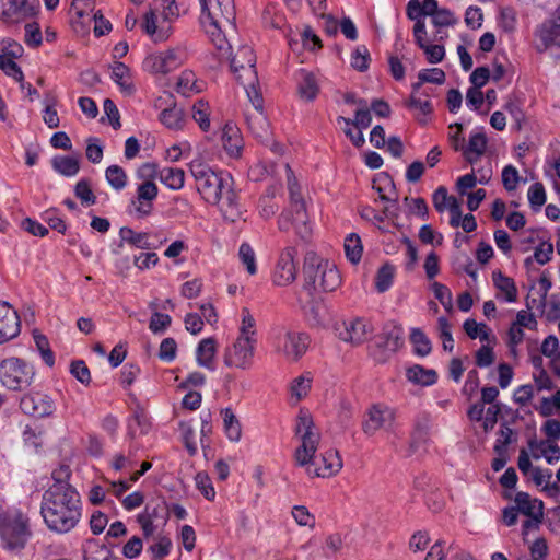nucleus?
Wrapping results in <instances>:
<instances>
[{
	"label": "nucleus",
	"instance_id": "obj_53",
	"mask_svg": "<svg viewBox=\"0 0 560 560\" xmlns=\"http://www.w3.org/2000/svg\"><path fill=\"white\" fill-rule=\"evenodd\" d=\"M528 201L536 211L546 202V192L541 183H535L529 187Z\"/></svg>",
	"mask_w": 560,
	"mask_h": 560
},
{
	"label": "nucleus",
	"instance_id": "obj_51",
	"mask_svg": "<svg viewBox=\"0 0 560 560\" xmlns=\"http://www.w3.org/2000/svg\"><path fill=\"white\" fill-rule=\"evenodd\" d=\"M553 253V246L549 242H541L534 252L533 257H527L525 259V265L529 266L533 261V258L540 265H545L548 262L551 258V255Z\"/></svg>",
	"mask_w": 560,
	"mask_h": 560
},
{
	"label": "nucleus",
	"instance_id": "obj_39",
	"mask_svg": "<svg viewBox=\"0 0 560 560\" xmlns=\"http://www.w3.org/2000/svg\"><path fill=\"white\" fill-rule=\"evenodd\" d=\"M161 122L170 129H182L185 122L184 113L180 108H165L160 114Z\"/></svg>",
	"mask_w": 560,
	"mask_h": 560
},
{
	"label": "nucleus",
	"instance_id": "obj_41",
	"mask_svg": "<svg viewBox=\"0 0 560 560\" xmlns=\"http://www.w3.org/2000/svg\"><path fill=\"white\" fill-rule=\"evenodd\" d=\"M394 275L395 267L389 264H385L378 269L375 277V288L380 293H383L390 288Z\"/></svg>",
	"mask_w": 560,
	"mask_h": 560
},
{
	"label": "nucleus",
	"instance_id": "obj_57",
	"mask_svg": "<svg viewBox=\"0 0 560 560\" xmlns=\"http://www.w3.org/2000/svg\"><path fill=\"white\" fill-rule=\"evenodd\" d=\"M370 54L365 46H359L351 57V66L359 70L365 71L369 68Z\"/></svg>",
	"mask_w": 560,
	"mask_h": 560
},
{
	"label": "nucleus",
	"instance_id": "obj_16",
	"mask_svg": "<svg viewBox=\"0 0 560 560\" xmlns=\"http://www.w3.org/2000/svg\"><path fill=\"white\" fill-rule=\"evenodd\" d=\"M232 47L230 49L219 50L220 57H226L230 59V66L232 72L236 75V79L238 80V74H243V80L245 79V69L247 67H252V69H255L256 63V57L254 54V50L247 46L242 45L237 48V51L234 54H231Z\"/></svg>",
	"mask_w": 560,
	"mask_h": 560
},
{
	"label": "nucleus",
	"instance_id": "obj_48",
	"mask_svg": "<svg viewBox=\"0 0 560 560\" xmlns=\"http://www.w3.org/2000/svg\"><path fill=\"white\" fill-rule=\"evenodd\" d=\"M256 322L247 307L242 308V324L237 338L255 339Z\"/></svg>",
	"mask_w": 560,
	"mask_h": 560
},
{
	"label": "nucleus",
	"instance_id": "obj_3",
	"mask_svg": "<svg viewBox=\"0 0 560 560\" xmlns=\"http://www.w3.org/2000/svg\"><path fill=\"white\" fill-rule=\"evenodd\" d=\"M201 23L218 50L230 49L226 39L229 31H234L235 7L233 0H199Z\"/></svg>",
	"mask_w": 560,
	"mask_h": 560
},
{
	"label": "nucleus",
	"instance_id": "obj_38",
	"mask_svg": "<svg viewBox=\"0 0 560 560\" xmlns=\"http://www.w3.org/2000/svg\"><path fill=\"white\" fill-rule=\"evenodd\" d=\"M456 23L457 19L454 13L446 8H441L436 14L432 16V24L438 28L434 39L439 42L443 40L444 37L441 28L454 26Z\"/></svg>",
	"mask_w": 560,
	"mask_h": 560
},
{
	"label": "nucleus",
	"instance_id": "obj_21",
	"mask_svg": "<svg viewBox=\"0 0 560 560\" xmlns=\"http://www.w3.org/2000/svg\"><path fill=\"white\" fill-rule=\"evenodd\" d=\"M158 196L156 185L148 179L139 185L137 190V206L136 210L140 215H148L152 210V201Z\"/></svg>",
	"mask_w": 560,
	"mask_h": 560
},
{
	"label": "nucleus",
	"instance_id": "obj_30",
	"mask_svg": "<svg viewBox=\"0 0 560 560\" xmlns=\"http://www.w3.org/2000/svg\"><path fill=\"white\" fill-rule=\"evenodd\" d=\"M493 284L497 290L503 294L506 302H515L517 300V288L512 278L504 276L500 270L492 272Z\"/></svg>",
	"mask_w": 560,
	"mask_h": 560
},
{
	"label": "nucleus",
	"instance_id": "obj_10",
	"mask_svg": "<svg viewBox=\"0 0 560 560\" xmlns=\"http://www.w3.org/2000/svg\"><path fill=\"white\" fill-rule=\"evenodd\" d=\"M396 419L395 410L383 404H374L364 412L361 423L363 433L371 438L380 430L392 431Z\"/></svg>",
	"mask_w": 560,
	"mask_h": 560
},
{
	"label": "nucleus",
	"instance_id": "obj_19",
	"mask_svg": "<svg viewBox=\"0 0 560 560\" xmlns=\"http://www.w3.org/2000/svg\"><path fill=\"white\" fill-rule=\"evenodd\" d=\"M338 335L341 340L358 346L368 338L366 324L360 318L351 319L342 324Z\"/></svg>",
	"mask_w": 560,
	"mask_h": 560
},
{
	"label": "nucleus",
	"instance_id": "obj_6",
	"mask_svg": "<svg viewBox=\"0 0 560 560\" xmlns=\"http://www.w3.org/2000/svg\"><path fill=\"white\" fill-rule=\"evenodd\" d=\"M189 170L196 180L198 191L209 203H219L223 190L233 186V178L229 173L214 172L200 160L191 161Z\"/></svg>",
	"mask_w": 560,
	"mask_h": 560
},
{
	"label": "nucleus",
	"instance_id": "obj_47",
	"mask_svg": "<svg viewBox=\"0 0 560 560\" xmlns=\"http://www.w3.org/2000/svg\"><path fill=\"white\" fill-rule=\"evenodd\" d=\"M19 0H0V19L4 22H19Z\"/></svg>",
	"mask_w": 560,
	"mask_h": 560
},
{
	"label": "nucleus",
	"instance_id": "obj_12",
	"mask_svg": "<svg viewBox=\"0 0 560 560\" xmlns=\"http://www.w3.org/2000/svg\"><path fill=\"white\" fill-rule=\"evenodd\" d=\"M298 248L295 246H285L279 254L272 271V283L277 287H288L292 284L298 277V267L295 257Z\"/></svg>",
	"mask_w": 560,
	"mask_h": 560
},
{
	"label": "nucleus",
	"instance_id": "obj_33",
	"mask_svg": "<svg viewBox=\"0 0 560 560\" xmlns=\"http://www.w3.org/2000/svg\"><path fill=\"white\" fill-rule=\"evenodd\" d=\"M112 78L120 86L122 92L127 94L133 93L135 88L130 79V70L125 63L118 61L114 62Z\"/></svg>",
	"mask_w": 560,
	"mask_h": 560
},
{
	"label": "nucleus",
	"instance_id": "obj_22",
	"mask_svg": "<svg viewBox=\"0 0 560 560\" xmlns=\"http://www.w3.org/2000/svg\"><path fill=\"white\" fill-rule=\"evenodd\" d=\"M218 205L220 206V210L225 220L236 222L241 219L243 212L233 186H229V189L223 190L221 200Z\"/></svg>",
	"mask_w": 560,
	"mask_h": 560
},
{
	"label": "nucleus",
	"instance_id": "obj_63",
	"mask_svg": "<svg viewBox=\"0 0 560 560\" xmlns=\"http://www.w3.org/2000/svg\"><path fill=\"white\" fill-rule=\"evenodd\" d=\"M518 180H520L518 172L514 166L508 165L503 168L502 184L508 191H512V190L516 189Z\"/></svg>",
	"mask_w": 560,
	"mask_h": 560
},
{
	"label": "nucleus",
	"instance_id": "obj_29",
	"mask_svg": "<svg viewBox=\"0 0 560 560\" xmlns=\"http://www.w3.org/2000/svg\"><path fill=\"white\" fill-rule=\"evenodd\" d=\"M517 510L528 517L537 520V516L544 515V504L541 501L532 500L526 492H517L515 495Z\"/></svg>",
	"mask_w": 560,
	"mask_h": 560
},
{
	"label": "nucleus",
	"instance_id": "obj_45",
	"mask_svg": "<svg viewBox=\"0 0 560 560\" xmlns=\"http://www.w3.org/2000/svg\"><path fill=\"white\" fill-rule=\"evenodd\" d=\"M410 340L415 345L417 354L424 357L431 352V342L421 329L413 328L410 334Z\"/></svg>",
	"mask_w": 560,
	"mask_h": 560
},
{
	"label": "nucleus",
	"instance_id": "obj_52",
	"mask_svg": "<svg viewBox=\"0 0 560 560\" xmlns=\"http://www.w3.org/2000/svg\"><path fill=\"white\" fill-rule=\"evenodd\" d=\"M74 194L83 205L91 206L96 202V197L91 189L89 180L86 179H81L77 183Z\"/></svg>",
	"mask_w": 560,
	"mask_h": 560
},
{
	"label": "nucleus",
	"instance_id": "obj_64",
	"mask_svg": "<svg viewBox=\"0 0 560 560\" xmlns=\"http://www.w3.org/2000/svg\"><path fill=\"white\" fill-rule=\"evenodd\" d=\"M177 345L173 338L162 340L159 350V358L163 361L171 362L176 357Z\"/></svg>",
	"mask_w": 560,
	"mask_h": 560
},
{
	"label": "nucleus",
	"instance_id": "obj_26",
	"mask_svg": "<svg viewBox=\"0 0 560 560\" xmlns=\"http://www.w3.org/2000/svg\"><path fill=\"white\" fill-rule=\"evenodd\" d=\"M221 139L225 151L230 155L236 156L240 154L242 149V137L236 126L230 122L225 124Z\"/></svg>",
	"mask_w": 560,
	"mask_h": 560
},
{
	"label": "nucleus",
	"instance_id": "obj_25",
	"mask_svg": "<svg viewBox=\"0 0 560 560\" xmlns=\"http://www.w3.org/2000/svg\"><path fill=\"white\" fill-rule=\"evenodd\" d=\"M406 377L413 384L430 386L436 382L438 373L433 369H425L422 365L415 364L407 369Z\"/></svg>",
	"mask_w": 560,
	"mask_h": 560
},
{
	"label": "nucleus",
	"instance_id": "obj_35",
	"mask_svg": "<svg viewBox=\"0 0 560 560\" xmlns=\"http://www.w3.org/2000/svg\"><path fill=\"white\" fill-rule=\"evenodd\" d=\"M51 164L56 172L67 177L77 175L80 170L79 160L74 156H55Z\"/></svg>",
	"mask_w": 560,
	"mask_h": 560
},
{
	"label": "nucleus",
	"instance_id": "obj_17",
	"mask_svg": "<svg viewBox=\"0 0 560 560\" xmlns=\"http://www.w3.org/2000/svg\"><path fill=\"white\" fill-rule=\"evenodd\" d=\"M20 332V318L16 311L7 302H0V343Z\"/></svg>",
	"mask_w": 560,
	"mask_h": 560
},
{
	"label": "nucleus",
	"instance_id": "obj_46",
	"mask_svg": "<svg viewBox=\"0 0 560 560\" xmlns=\"http://www.w3.org/2000/svg\"><path fill=\"white\" fill-rule=\"evenodd\" d=\"M108 184L116 190L122 189L127 184V175L122 167L118 165H110L105 172Z\"/></svg>",
	"mask_w": 560,
	"mask_h": 560
},
{
	"label": "nucleus",
	"instance_id": "obj_9",
	"mask_svg": "<svg viewBox=\"0 0 560 560\" xmlns=\"http://www.w3.org/2000/svg\"><path fill=\"white\" fill-rule=\"evenodd\" d=\"M308 346L310 337L295 330L280 331L275 340L276 352L291 362L301 359Z\"/></svg>",
	"mask_w": 560,
	"mask_h": 560
},
{
	"label": "nucleus",
	"instance_id": "obj_24",
	"mask_svg": "<svg viewBox=\"0 0 560 560\" xmlns=\"http://www.w3.org/2000/svg\"><path fill=\"white\" fill-rule=\"evenodd\" d=\"M120 243L117 248H122L124 244H128L139 249H151L152 244L149 242V234L144 232H136L128 226H124L119 231Z\"/></svg>",
	"mask_w": 560,
	"mask_h": 560
},
{
	"label": "nucleus",
	"instance_id": "obj_36",
	"mask_svg": "<svg viewBox=\"0 0 560 560\" xmlns=\"http://www.w3.org/2000/svg\"><path fill=\"white\" fill-rule=\"evenodd\" d=\"M159 176L162 183L174 190L180 189L185 184V172L182 168L165 167L161 170Z\"/></svg>",
	"mask_w": 560,
	"mask_h": 560
},
{
	"label": "nucleus",
	"instance_id": "obj_23",
	"mask_svg": "<svg viewBox=\"0 0 560 560\" xmlns=\"http://www.w3.org/2000/svg\"><path fill=\"white\" fill-rule=\"evenodd\" d=\"M539 38L546 48L552 45L560 47V7L553 18L541 25Z\"/></svg>",
	"mask_w": 560,
	"mask_h": 560
},
{
	"label": "nucleus",
	"instance_id": "obj_13",
	"mask_svg": "<svg viewBox=\"0 0 560 560\" xmlns=\"http://www.w3.org/2000/svg\"><path fill=\"white\" fill-rule=\"evenodd\" d=\"M293 226L296 235L301 240H307L312 234V229L308 225V215L306 212L305 203H299L298 208L284 211L278 219V228L281 231H288Z\"/></svg>",
	"mask_w": 560,
	"mask_h": 560
},
{
	"label": "nucleus",
	"instance_id": "obj_40",
	"mask_svg": "<svg viewBox=\"0 0 560 560\" xmlns=\"http://www.w3.org/2000/svg\"><path fill=\"white\" fill-rule=\"evenodd\" d=\"M209 116L210 106L208 102L203 100L197 101L192 106V118L203 131H207L210 128Z\"/></svg>",
	"mask_w": 560,
	"mask_h": 560
},
{
	"label": "nucleus",
	"instance_id": "obj_2",
	"mask_svg": "<svg viewBox=\"0 0 560 560\" xmlns=\"http://www.w3.org/2000/svg\"><path fill=\"white\" fill-rule=\"evenodd\" d=\"M295 433L301 439V445L294 451V463L304 467L308 477L329 478L341 470L342 459L337 450H328L319 458L315 456L320 434L315 431L313 419L306 411H300Z\"/></svg>",
	"mask_w": 560,
	"mask_h": 560
},
{
	"label": "nucleus",
	"instance_id": "obj_58",
	"mask_svg": "<svg viewBox=\"0 0 560 560\" xmlns=\"http://www.w3.org/2000/svg\"><path fill=\"white\" fill-rule=\"evenodd\" d=\"M196 486L200 490V492L205 495L208 500H213L215 497L214 488L212 487L211 480L209 476L200 471L195 477Z\"/></svg>",
	"mask_w": 560,
	"mask_h": 560
},
{
	"label": "nucleus",
	"instance_id": "obj_61",
	"mask_svg": "<svg viewBox=\"0 0 560 560\" xmlns=\"http://www.w3.org/2000/svg\"><path fill=\"white\" fill-rule=\"evenodd\" d=\"M292 516L295 520V522L301 526L314 527L315 525L314 516L308 512V510L304 505L294 506L292 509Z\"/></svg>",
	"mask_w": 560,
	"mask_h": 560
},
{
	"label": "nucleus",
	"instance_id": "obj_15",
	"mask_svg": "<svg viewBox=\"0 0 560 560\" xmlns=\"http://www.w3.org/2000/svg\"><path fill=\"white\" fill-rule=\"evenodd\" d=\"M183 62V55L176 49L152 54L144 59V68L151 73L165 74Z\"/></svg>",
	"mask_w": 560,
	"mask_h": 560
},
{
	"label": "nucleus",
	"instance_id": "obj_1",
	"mask_svg": "<svg viewBox=\"0 0 560 560\" xmlns=\"http://www.w3.org/2000/svg\"><path fill=\"white\" fill-rule=\"evenodd\" d=\"M68 466H61L52 472L54 483L45 491L42 502V515L47 526L57 533H68L81 518L80 494L67 479Z\"/></svg>",
	"mask_w": 560,
	"mask_h": 560
},
{
	"label": "nucleus",
	"instance_id": "obj_18",
	"mask_svg": "<svg viewBox=\"0 0 560 560\" xmlns=\"http://www.w3.org/2000/svg\"><path fill=\"white\" fill-rule=\"evenodd\" d=\"M238 81L244 86L246 94L254 107L253 110H262L264 109V100L258 88V77L255 69L252 67H247L245 69V79L243 80V74H238Z\"/></svg>",
	"mask_w": 560,
	"mask_h": 560
},
{
	"label": "nucleus",
	"instance_id": "obj_11",
	"mask_svg": "<svg viewBox=\"0 0 560 560\" xmlns=\"http://www.w3.org/2000/svg\"><path fill=\"white\" fill-rule=\"evenodd\" d=\"M255 345L256 339L237 338L225 349L224 364L229 368L249 370L254 362Z\"/></svg>",
	"mask_w": 560,
	"mask_h": 560
},
{
	"label": "nucleus",
	"instance_id": "obj_55",
	"mask_svg": "<svg viewBox=\"0 0 560 560\" xmlns=\"http://www.w3.org/2000/svg\"><path fill=\"white\" fill-rule=\"evenodd\" d=\"M452 199H456L454 196H450L447 189L444 186H440L432 196L434 208L439 212H443L448 209V205L452 203Z\"/></svg>",
	"mask_w": 560,
	"mask_h": 560
},
{
	"label": "nucleus",
	"instance_id": "obj_54",
	"mask_svg": "<svg viewBox=\"0 0 560 560\" xmlns=\"http://www.w3.org/2000/svg\"><path fill=\"white\" fill-rule=\"evenodd\" d=\"M34 340L44 362L48 366H54L55 355L51 349L49 348L48 339L44 335L37 334L34 335Z\"/></svg>",
	"mask_w": 560,
	"mask_h": 560
},
{
	"label": "nucleus",
	"instance_id": "obj_59",
	"mask_svg": "<svg viewBox=\"0 0 560 560\" xmlns=\"http://www.w3.org/2000/svg\"><path fill=\"white\" fill-rule=\"evenodd\" d=\"M171 317L167 314L154 312L151 316L149 328L154 334L163 332L171 325Z\"/></svg>",
	"mask_w": 560,
	"mask_h": 560
},
{
	"label": "nucleus",
	"instance_id": "obj_42",
	"mask_svg": "<svg viewBox=\"0 0 560 560\" xmlns=\"http://www.w3.org/2000/svg\"><path fill=\"white\" fill-rule=\"evenodd\" d=\"M222 413H223L224 429L228 434V438L231 441H238L241 438L242 430H241V424H240L236 416L229 408L224 409L222 411Z\"/></svg>",
	"mask_w": 560,
	"mask_h": 560
},
{
	"label": "nucleus",
	"instance_id": "obj_20",
	"mask_svg": "<svg viewBox=\"0 0 560 560\" xmlns=\"http://www.w3.org/2000/svg\"><path fill=\"white\" fill-rule=\"evenodd\" d=\"M248 129L259 141L268 143L271 140V131L267 117L262 110L246 113Z\"/></svg>",
	"mask_w": 560,
	"mask_h": 560
},
{
	"label": "nucleus",
	"instance_id": "obj_14",
	"mask_svg": "<svg viewBox=\"0 0 560 560\" xmlns=\"http://www.w3.org/2000/svg\"><path fill=\"white\" fill-rule=\"evenodd\" d=\"M21 410L35 418L48 417L54 413L56 407L54 400L43 393H31L21 398Z\"/></svg>",
	"mask_w": 560,
	"mask_h": 560
},
{
	"label": "nucleus",
	"instance_id": "obj_7",
	"mask_svg": "<svg viewBox=\"0 0 560 560\" xmlns=\"http://www.w3.org/2000/svg\"><path fill=\"white\" fill-rule=\"evenodd\" d=\"M28 536L27 521L21 512L8 510L0 513V537L4 548L22 549Z\"/></svg>",
	"mask_w": 560,
	"mask_h": 560
},
{
	"label": "nucleus",
	"instance_id": "obj_31",
	"mask_svg": "<svg viewBox=\"0 0 560 560\" xmlns=\"http://www.w3.org/2000/svg\"><path fill=\"white\" fill-rule=\"evenodd\" d=\"M359 106L360 108L355 110L354 119L339 116L337 121L345 122L346 126H354L359 130L368 128L372 122L370 108L368 107L366 102L362 98L359 100Z\"/></svg>",
	"mask_w": 560,
	"mask_h": 560
},
{
	"label": "nucleus",
	"instance_id": "obj_50",
	"mask_svg": "<svg viewBox=\"0 0 560 560\" xmlns=\"http://www.w3.org/2000/svg\"><path fill=\"white\" fill-rule=\"evenodd\" d=\"M44 430L39 427L26 425L23 431V441L25 445L38 450L43 444Z\"/></svg>",
	"mask_w": 560,
	"mask_h": 560
},
{
	"label": "nucleus",
	"instance_id": "obj_62",
	"mask_svg": "<svg viewBox=\"0 0 560 560\" xmlns=\"http://www.w3.org/2000/svg\"><path fill=\"white\" fill-rule=\"evenodd\" d=\"M418 79L421 82L443 84L445 82V72L439 68L424 69L418 73Z\"/></svg>",
	"mask_w": 560,
	"mask_h": 560
},
{
	"label": "nucleus",
	"instance_id": "obj_56",
	"mask_svg": "<svg viewBox=\"0 0 560 560\" xmlns=\"http://www.w3.org/2000/svg\"><path fill=\"white\" fill-rule=\"evenodd\" d=\"M71 374L83 385H89L91 382V372L82 360L73 361L70 365Z\"/></svg>",
	"mask_w": 560,
	"mask_h": 560
},
{
	"label": "nucleus",
	"instance_id": "obj_37",
	"mask_svg": "<svg viewBox=\"0 0 560 560\" xmlns=\"http://www.w3.org/2000/svg\"><path fill=\"white\" fill-rule=\"evenodd\" d=\"M299 94L306 101H313L318 94V84L313 73L303 72L298 88Z\"/></svg>",
	"mask_w": 560,
	"mask_h": 560
},
{
	"label": "nucleus",
	"instance_id": "obj_32",
	"mask_svg": "<svg viewBox=\"0 0 560 560\" xmlns=\"http://www.w3.org/2000/svg\"><path fill=\"white\" fill-rule=\"evenodd\" d=\"M202 88L196 79V74L192 71L185 70L180 73L176 83L177 93L185 97H189L192 94L201 92Z\"/></svg>",
	"mask_w": 560,
	"mask_h": 560
},
{
	"label": "nucleus",
	"instance_id": "obj_4",
	"mask_svg": "<svg viewBox=\"0 0 560 560\" xmlns=\"http://www.w3.org/2000/svg\"><path fill=\"white\" fill-rule=\"evenodd\" d=\"M304 288L308 291H335L341 283L337 267L324 260L316 253L308 252L303 265Z\"/></svg>",
	"mask_w": 560,
	"mask_h": 560
},
{
	"label": "nucleus",
	"instance_id": "obj_49",
	"mask_svg": "<svg viewBox=\"0 0 560 560\" xmlns=\"http://www.w3.org/2000/svg\"><path fill=\"white\" fill-rule=\"evenodd\" d=\"M238 256L249 275L257 272L255 252L248 243H243L238 249Z\"/></svg>",
	"mask_w": 560,
	"mask_h": 560
},
{
	"label": "nucleus",
	"instance_id": "obj_28",
	"mask_svg": "<svg viewBox=\"0 0 560 560\" xmlns=\"http://www.w3.org/2000/svg\"><path fill=\"white\" fill-rule=\"evenodd\" d=\"M217 353V342L213 338L202 339L196 351V359L200 366L213 371V359Z\"/></svg>",
	"mask_w": 560,
	"mask_h": 560
},
{
	"label": "nucleus",
	"instance_id": "obj_27",
	"mask_svg": "<svg viewBox=\"0 0 560 560\" xmlns=\"http://www.w3.org/2000/svg\"><path fill=\"white\" fill-rule=\"evenodd\" d=\"M487 147V138L485 133L477 132L470 136L466 148L462 147L464 156L471 165L476 164L477 160L483 154Z\"/></svg>",
	"mask_w": 560,
	"mask_h": 560
},
{
	"label": "nucleus",
	"instance_id": "obj_44",
	"mask_svg": "<svg viewBox=\"0 0 560 560\" xmlns=\"http://www.w3.org/2000/svg\"><path fill=\"white\" fill-rule=\"evenodd\" d=\"M0 70H2L8 77L18 81L21 89H25L23 71L20 66L13 61V59H7L3 55H0Z\"/></svg>",
	"mask_w": 560,
	"mask_h": 560
},
{
	"label": "nucleus",
	"instance_id": "obj_43",
	"mask_svg": "<svg viewBox=\"0 0 560 560\" xmlns=\"http://www.w3.org/2000/svg\"><path fill=\"white\" fill-rule=\"evenodd\" d=\"M362 249L361 238L359 235L350 234L345 240L346 256L352 264H358L360 261Z\"/></svg>",
	"mask_w": 560,
	"mask_h": 560
},
{
	"label": "nucleus",
	"instance_id": "obj_8",
	"mask_svg": "<svg viewBox=\"0 0 560 560\" xmlns=\"http://www.w3.org/2000/svg\"><path fill=\"white\" fill-rule=\"evenodd\" d=\"M35 371L32 365L19 358H9L0 362V382L11 390H24L33 382Z\"/></svg>",
	"mask_w": 560,
	"mask_h": 560
},
{
	"label": "nucleus",
	"instance_id": "obj_5",
	"mask_svg": "<svg viewBox=\"0 0 560 560\" xmlns=\"http://www.w3.org/2000/svg\"><path fill=\"white\" fill-rule=\"evenodd\" d=\"M178 16L175 0H153V7L143 15L141 28L154 43H162L172 35L171 23Z\"/></svg>",
	"mask_w": 560,
	"mask_h": 560
},
{
	"label": "nucleus",
	"instance_id": "obj_60",
	"mask_svg": "<svg viewBox=\"0 0 560 560\" xmlns=\"http://www.w3.org/2000/svg\"><path fill=\"white\" fill-rule=\"evenodd\" d=\"M422 49L427 56V60L430 63H439L444 59L445 49L443 45H429L428 42H423V47H419Z\"/></svg>",
	"mask_w": 560,
	"mask_h": 560
},
{
	"label": "nucleus",
	"instance_id": "obj_34",
	"mask_svg": "<svg viewBox=\"0 0 560 560\" xmlns=\"http://www.w3.org/2000/svg\"><path fill=\"white\" fill-rule=\"evenodd\" d=\"M84 560H113V552L97 540L89 539L84 545Z\"/></svg>",
	"mask_w": 560,
	"mask_h": 560
}]
</instances>
